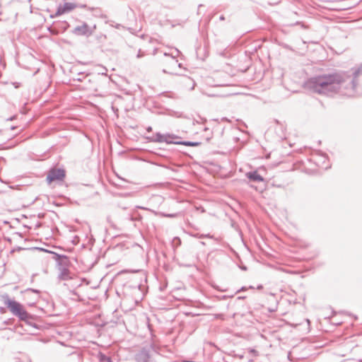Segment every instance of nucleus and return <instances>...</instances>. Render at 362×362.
<instances>
[{"instance_id":"nucleus-1","label":"nucleus","mask_w":362,"mask_h":362,"mask_svg":"<svg viewBox=\"0 0 362 362\" xmlns=\"http://www.w3.org/2000/svg\"><path fill=\"white\" fill-rule=\"evenodd\" d=\"M344 81V78L341 74L334 73L312 78L308 83L315 91L320 93L322 89L327 88L329 86L339 85Z\"/></svg>"},{"instance_id":"nucleus-2","label":"nucleus","mask_w":362,"mask_h":362,"mask_svg":"<svg viewBox=\"0 0 362 362\" xmlns=\"http://www.w3.org/2000/svg\"><path fill=\"white\" fill-rule=\"evenodd\" d=\"M5 304L9 310L14 315L18 316L21 320H28L30 318V315L18 302L8 299Z\"/></svg>"},{"instance_id":"nucleus-3","label":"nucleus","mask_w":362,"mask_h":362,"mask_svg":"<svg viewBox=\"0 0 362 362\" xmlns=\"http://www.w3.org/2000/svg\"><path fill=\"white\" fill-rule=\"evenodd\" d=\"M65 176L66 172L64 169L54 168L48 172L46 180L49 184H51L54 181H62Z\"/></svg>"},{"instance_id":"nucleus-4","label":"nucleus","mask_w":362,"mask_h":362,"mask_svg":"<svg viewBox=\"0 0 362 362\" xmlns=\"http://www.w3.org/2000/svg\"><path fill=\"white\" fill-rule=\"evenodd\" d=\"M177 136L174 135H163L158 136V141L160 142H166L168 144H182L187 146H197L199 145L197 142H189V141H184V142H178L175 141L174 139H176Z\"/></svg>"},{"instance_id":"nucleus-5","label":"nucleus","mask_w":362,"mask_h":362,"mask_svg":"<svg viewBox=\"0 0 362 362\" xmlns=\"http://www.w3.org/2000/svg\"><path fill=\"white\" fill-rule=\"evenodd\" d=\"M77 7V5L73 2H65L63 4L59 6L56 16H61L64 13H69L74 10Z\"/></svg>"},{"instance_id":"nucleus-6","label":"nucleus","mask_w":362,"mask_h":362,"mask_svg":"<svg viewBox=\"0 0 362 362\" xmlns=\"http://www.w3.org/2000/svg\"><path fill=\"white\" fill-rule=\"evenodd\" d=\"M180 86L185 91H191L195 87V82L190 77H184L180 81Z\"/></svg>"},{"instance_id":"nucleus-7","label":"nucleus","mask_w":362,"mask_h":362,"mask_svg":"<svg viewBox=\"0 0 362 362\" xmlns=\"http://www.w3.org/2000/svg\"><path fill=\"white\" fill-rule=\"evenodd\" d=\"M247 177L250 180H254V181L260 182V181L263 180V178L257 173H249L247 175Z\"/></svg>"},{"instance_id":"nucleus-8","label":"nucleus","mask_w":362,"mask_h":362,"mask_svg":"<svg viewBox=\"0 0 362 362\" xmlns=\"http://www.w3.org/2000/svg\"><path fill=\"white\" fill-rule=\"evenodd\" d=\"M99 357L101 362H110V359L103 354H100Z\"/></svg>"},{"instance_id":"nucleus-9","label":"nucleus","mask_w":362,"mask_h":362,"mask_svg":"<svg viewBox=\"0 0 362 362\" xmlns=\"http://www.w3.org/2000/svg\"><path fill=\"white\" fill-rule=\"evenodd\" d=\"M86 32H87V28H85L83 29H80V28L76 29V33H77L78 34L85 33Z\"/></svg>"}]
</instances>
